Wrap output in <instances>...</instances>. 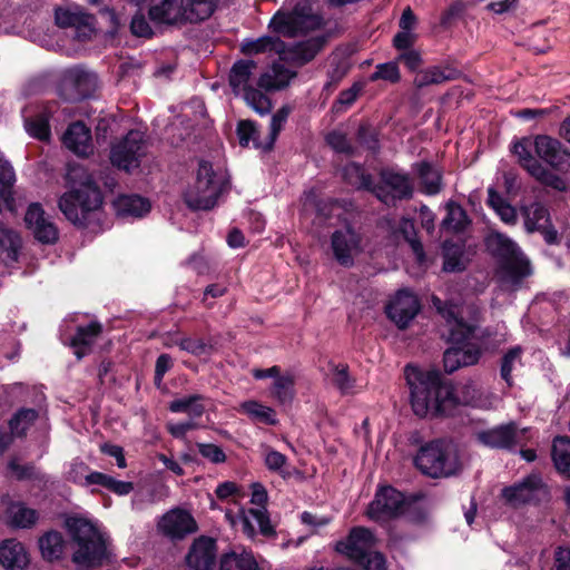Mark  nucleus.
Here are the masks:
<instances>
[{
  "label": "nucleus",
  "instance_id": "20e7f679",
  "mask_svg": "<svg viewBox=\"0 0 570 570\" xmlns=\"http://www.w3.org/2000/svg\"><path fill=\"white\" fill-rule=\"evenodd\" d=\"M66 529L76 544L72 562L86 569L97 568L108 559L107 544L102 533L88 519L70 517L65 521Z\"/></svg>",
  "mask_w": 570,
  "mask_h": 570
},
{
  "label": "nucleus",
  "instance_id": "49530a36",
  "mask_svg": "<svg viewBox=\"0 0 570 570\" xmlns=\"http://www.w3.org/2000/svg\"><path fill=\"white\" fill-rule=\"evenodd\" d=\"M443 271L461 272L463 271V246L454 243L452 239H445L442 244Z\"/></svg>",
  "mask_w": 570,
  "mask_h": 570
},
{
  "label": "nucleus",
  "instance_id": "3c124183",
  "mask_svg": "<svg viewBox=\"0 0 570 570\" xmlns=\"http://www.w3.org/2000/svg\"><path fill=\"white\" fill-rule=\"evenodd\" d=\"M0 248L7 252L8 258L17 262L21 248L19 235L10 228L0 224Z\"/></svg>",
  "mask_w": 570,
  "mask_h": 570
},
{
  "label": "nucleus",
  "instance_id": "4c0bfd02",
  "mask_svg": "<svg viewBox=\"0 0 570 570\" xmlns=\"http://www.w3.org/2000/svg\"><path fill=\"white\" fill-rule=\"evenodd\" d=\"M65 548L62 534L57 530H50L39 538L41 556L47 561H57L61 558Z\"/></svg>",
  "mask_w": 570,
  "mask_h": 570
},
{
  "label": "nucleus",
  "instance_id": "338daca9",
  "mask_svg": "<svg viewBox=\"0 0 570 570\" xmlns=\"http://www.w3.org/2000/svg\"><path fill=\"white\" fill-rule=\"evenodd\" d=\"M463 16V1L458 0L442 12L440 26L448 30Z\"/></svg>",
  "mask_w": 570,
  "mask_h": 570
},
{
  "label": "nucleus",
  "instance_id": "c756f323",
  "mask_svg": "<svg viewBox=\"0 0 570 570\" xmlns=\"http://www.w3.org/2000/svg\"><path fill=\"white\" fill-rule=\"evenodd\" d=\"M296 75V71H292L281 63H274L271 72H265L259 77L257 86L265 92L282 90Z\"/></svg>",
  "mask_w": 570,
  "mask_h": 570
},
{
  "label": "nucleus",
  "instance_id": "a878e982",
  "mask_svg": "<svg viewBox=\"0 0 570 570\" xmlns=\"http://www.w3.org/2000/svg\"><path fill=\"white\" fill-rule=\"evenodd\" d=\"M101 333L102 325L98 321H91L87 325L77 326L76 333L69 343L77 360H81L91 353L92 346Z\"/></svg>",
  "mask_w": 570,
  "mask_h": 570
},
{
  "label": "nucleus",
  "instance_id": "8fccbe9b",
  "mask_svg": "<svg viewBox=\"0 0 570 570\" xmlns=\"http://www.w3.org/2000/svg\"><path fill=\"white\" fill-rule=\"evenodd\" d=\"M176 345L197 357L210 355L215 351L212 341H205L204 338L183 337L176 342Z\"/></svg>",
  "mask_w": 570,
  "mask_h": 570
},
{
  "label": "nucleus",
  "instance_id": "5701e85b",
  "mask_svg": "<svg viewBox=\"0 0 570 570\" xmlns=\"http://www.w3.org/2000/svg\"><path fill=\"white\" fill-rule=\"evenodd\" d=\"M327 42V36L320 35L287 47L281 59L304 66L312 61Z\"/></svg>",
  "mask_w": 570,
  "mask_h": 570
},
{
  "label": "nucleus",
  "instance_id": "f704fd0d",
  "mask_svg": "<svg viewBox=\"0 0 570 570\" xmlns=\"http://www.w3.org/2000/svg\"><path fill=\"white\" fill-rule=\"evenodd\" d=\"M286 43L277 37L263 36L255 40H247L242 45V52L246 56L264 52L284 53Z\"/></svg>",
  "mask_w": 570,
  "mask_h": 570
},
{
  "label": "nucleus",
  "instance_id": "774afa93",
  "mask_svg": "<svg viewBox=\"0 0 570 570\" xmlns=\"http://www.w3.org/2000/svg\"><path fill=\"white\" fill-rule=\"evenodd\" d=\"M198 452L214 464L224 463L227 459L223 449L214 443H197Z\"/></svg>",
  "mask_w": 570,
  "mask_h": 570
},
{
  "label": "nucleus",
  "instance_id": "e2e57ef3",
  "mask_svg": "<svg viewBox=\"0 0 570 570\" xmlns=\"http://www.w3.org/2000/svg\"><path fill=\"white\" fill-rule=\"evenodd\" d=\"M521 347L517 346L508 351L504 354L501 363V377L508 383V385H512V370L515 363H520L521 360Z\"/></svg>",
  "mask_w": 570,
  "mask_h": 570
},
{
  "label": "nucleus",
  "instance_id": "603ef678",
  "mask_svg": "<svg viewBox=\"0 0 570 570\" xmlns=\"http://www.w3.org/2000/svg\"><path fill=\"white\" fill-rule=\"evenodd\" d=\"M533 169L534 170L530 175L541 184L551 187L558 191L567 190V181L562 177L558 176L557 174L546 168L541 163L537 167L534 166Z\"/></svg>",
  "mask_w": 570,
  "mask_h": 570
},
{
  "label": "nucleus",
  "instance_id": "2f4dec72",
  "mask_svg": "<svg viewBox=\"0 0 570 570\" xmlns=\"http://www.w3.org/2000/svg\"><path fill=\"white\" fill-rule=\"evenodd\" d=\"M520 213L528 233H534L543 228V226L551 220L549 209L540 202L521 206Z\"/></svg>",
  "mask_w": 570,
  "mask_h": 570
},
{
  "label": "nucleus",
  "instance_id": "bb28decb",
  "mask_svg": "<svg viewBox=\"0 0 570 570\" xmlns=\"http://www.w3.org/2000/svg\"><path fill=\"white\" fill-rule=\"evenodd\" d=\"M62 142L69 150L80 157H87L92 153L90 130L81 121L68 126L62 136Z\"/></svg>",
  "mask_w": 570,
  "mask_h": 570
},
{
  "label": "nucleus",
  "instance_id": "09e8293b",
  "mask_svg": "<svg viewBox=\"0 0 570 570\" xmlns=\"http://www.w3.org/2000/svg\"><path fill=\"white\" fill-rule=\"evenodd\" d=\"M292 109H277L272 116L269 125V134L266 137L265 153H271L274 149L275 142L278 138L279 132L284 128Z\"/></svg>",
  "mask_w": 570,
  "mask_h": 570
},
{
  "label": "nucleus",
  "instance_id": "a211bd4d",
  "mask_svg": "<svg viewBox=\"0 0 570 570\" xmlns=\"http://www.w3.org/2000/svg\"><path fill=\"white\" fill-rule=\"evenodd\" d=\"M26 227L42 245H53L59 240V229L50 220L40 203H31L24 214Z\"/></svg>",
  "mask_w": 570,
  "mask_h": 570
},
{
  "label": "nucleus",
  "instance_id": "79ce46f5",
  "mask_svg": "<svg viewBox=\"0 0 570 570\" xmlns=\"http://www.w3.org/2000/svg\"><path fill=\"white\" fill-rule=\"evenodd\" d=\"M219 570H261L250 552L236 553L234 551L220 557Z\"/></svg>",
  "mask_w": 570,
  "mask_h": 570
},
{
  "label": "nucleus",
  "instance_id": "4d7b16f0",
  "mask_svg": "<svg viewBox=\"0 0 570 570\" xmlns=\"http://www.w3.org/2000/svg\"><path fill=\"white\" fill-rule=\"evenodd\" d=\"M264 463L269 471L278 473L284 480L291 478V472L284 469L287 463V456L285 454L274 449H268Z\"/></svg>",
  "mask_w": 570,
  "mask_h": 570
},
{
  "label": "nucleus",
  "instance_id": "13d9d810",
  "mask_svg": "<svg viewBox=\"0 0 570 570\" xmlns=\"http://www.w3.org/2000/svg\"><path fill=\"white\" fill-rule=\"evenodd\" d=\"M129 31L136 38L151 39L155 31L144 13L137 11L130 20Z\"/></svg>",
  "mask_w": 570,
  "mask_h": 570
},
{
  "label": "nucleus",
  "instance_id": "e433bc0d",
  "mask_svg": "<svg viewBox=\"0 0 570 570\" xmlns=\"http://www.w3.org/2000/svg\"><path fill=\"white\" fill-rule=\"evenodd\" d=\"M204 400L202 394H190L169 402L168 410L171 413H186L190 419H199L206 411Z\"/></svg>",
  "mask_w": 570,
  "mask_h": 570
},
{
  "label": "nucleus",
  "instance_id": "864d4df0",
  "mask_svg": "<svg viewBox=\"0 0 570 570\" xmlns=\"http://www.w3.org/2000/svg\"><path fill=\"white\" fill-rule=\"evenodd\" d=\"M475 331V325L465 324V366L476 364L485 348V342L483 340H480V342L476 343L470 341Z\"/></svg>",
  "mask_w": 570,
  "mask_h": 570
},
{
  "label": "nucleus",
  "instance_id": "f8f14e48",
  "mask_svg": "<svg viewBox=\"0 0 570 570\" xmlns=\"http://www.w3.org/2000/svg\"><path fill=\"white\" fill-rule=\"evenodd\" d=\"M189 0H160L148 8V18L157 27L181 28L200 22Z\"/></svg>",
  "mask_w": 570,
  "mask_h": 570
},
{
  "label": "nucleus",
  "instance_id": "ea45409f",
  "mask_svg": "<svg viewBox=\"0 0 570 570\" xmlns=\"http://www.w3.org/2000/svg\"><path fill=\"white\" fill-rule=\"evenodd\" d=\"M87 483H95L117 495H127L134 490V483L130 481L116 480L109 474L92 471L86 476Z\"/></svg>",
  "mask_w": 570,
  "mask_h": 570
},
{
  "label": "nucleus",
  "instance_id": "1a4fd4ad",
  "mask_svg": "<svg viewBox=\"0 0 570 570\" xmlns=\"http://www.w3.org/2000/svg\"><path fill=\"white\" fill-rule=\"evenodd\" d=\"M423 497L422 493L405 497L392 485H380L367 507L366 514L373 521L392 520L410 510L412 504Z\"/></svg>",
  "mask_w": 570,
  "mask_h": 570
},
{
  "label": "nucleus",
  "instance_id": "aec40b11",
  "mask_svg": "<svg viewBox=\"0 0 570 570\" xmlns=\"http://www.w3.org/2000/svg\"><path fill=\"white\" fill-rule=\"evenodd\" d=\"M372 532L363 527H354L347 537L335 544V551L346 556L354 563H362L368 552Z\"/></svg>",
  "mask_w": 570,
  "mask_h": 570
},
{
  "label": "nucleus",
  "instance_id": "f3484780",
  "mask_svg": "<svg viewBox=\"0 0 570 570\" xmlns=\"http://www.w3.org/2000/svg\"><path fill=\"white\" fill-rule=\"evenodd\" d=\"M55 23L61 29L75 28L76 39L88 41L95 35L96 17L87 12L82 7L75 8L57 7L55 9Z\"/></svg>",
  "mask_w": 570,
  "mask_h": 570
},
{
  "label": "nucleus",
  "instance_id": "6e6d98bb",
  "mask_svg": "<svg viewBox=\"0 0 570 570\" xmlns=\"http://www.w3.org/2000/svg\"><path fill=\"white\" fill-rule=\"evenodd\" d=\"M326 144L337 154L354 156L356 148L351 144L347 136L338 130L330 131L325 137Z\"/></svg>",
  "mask_w": 570,
  "mask_h": 570
},
{
  "label": "nucleus",
  "instance_id": "393cba45",
  "mask_svg": "<svg viewBox=\"0 0 570 570\" xmlns=\"http://www.w3.org/2000/svg\"><path fill=\"white\" fill-rule=\"evenodd\" d=\"M0 564L6 570H26L30 556L26 546L17 539H6L0 543Z\"/></svg>",
  "mask_w": 570,
  "mask_h": 570
},
{
  "label": "nucleus",
  "instance_id": "4be33fe9",
  "mask_svg": "<svg viewBox=\"0 0 570 570\" xmlns=\"http://www.w3.org/2000/svg\"><path fill=\"white\" fill-rule=\"evenodd\" d=\"M216 540L202 535L194 540L186 556V564L193 570H210L216 561Z\"/></svg>",
  "mask_w": 570,
  "mask_h": 570
},
{
  "label": "nucleus",
  "instance_id": "423d86ee",
  "mask_svg": "<svg viewBox=\"0 0 570 570\" xmlns=\"http://www.w3.org/2000/svg\"><path fill=\"white\" fill-rule=\"evenodd\" d=\"M229 180L220 170H215L210 161L198 163L196 179L184 193L186 206L193 210H212L219 197L228 189Z\"/></svg>",
  "mask_w": 570,
  "mask_h": 570
},
{
  "label": "nucleus",
  "instance_id": "f03ea898",
  "mask_svg": "<svg viewBox=\"0 0 570 570\" xmlns=\"http://www.w3.org/2000/svg\"><path fill=\"white\" fill-rule=\"evenodd\" d=\"M69 176L70 189L60 196L58 207L75 227L87 228L102 207L104 194L94 175L85 168L73 169Z\"/></svg>",
  "mask_w": 570,
  "mask_h": 570
},
{
  "label": "nucleus",
  "instance_id": "5fc2aeb1",
  "mask_svg": "<svg viewBox=\"0 0 570 570\" xmlns=\"http://www.w3.org/2000/svg\"><path fill=\"white\" fill-rule=\"evenodd\" d=\"M98 13L107 19L108 29L106 31V36L109 39H117L122 28L125 27V23L121 20V17L119 13L115 10V8L109 6L100 7L98 10Z\"/></svg>",
  "mask_w": 570,
  "mask_h": 570
},
{
  "label": "nucleus",
  "instance_id": "a18cd8bd",
  "mask_svg": "<svg viewBox=\"0 0 570 570\" xmlns=\"http://www.w3.org/2000/svg\"><path fill=\"white\" fill-rule=\"evenodd\" d=\"M38 415V411L35 409H19L9 420V429L11 431V434L17 438L26 436L27 431L36 422Z\"/></svg>",
  "mask_w": 570,
  "mask_h": 570
},
{
  "label": "nucleus",
  "instance_id": "2eb2a0df",
  "mask_svg": "<svg viewBox=\"0 0 570 570\" xmlns=\"http://www.w3.org/2000/svg\"><path fill=\"white\" fill-rule=\"evenodd\" d=\"M380 183L375 184L373 195L385 205H394L397 200L413 196V185L409 175L391 168L380 170Z\"/></svg>",
  "mask_w": 570,
  "mask_h": 570
},
{
  "label": "nucleus",
  "instance_id": "052dcab7",
  "mask_svg": "<svg viewBox=\"0 0 570 570\" xmlns=\"http://www.w3.org/2000/svg\"><path fill=\"white\" fill-rule=\"evenodd\" d=\"M333 384L342 394H347L354 387L355 380L350 376L347 364H338L334 366Z\"/></svg>",
  "mask_w": 570,
  "mask_h": 570
},
{
  "label": "nucleus",
  "instance_id": "6ab92c4d",
  "mask_svg": "<svg viewBox=\"0 0 570 570\" xmlns=\"http://www.w3.org/2000/svg\"><path fill=\"white\" fill-rule=\"evenodd\" d=\"M361 236L350 224L344 229H336L331 236V247L336 262L344 266L354 265L353 252L360 248Z\"/></svg>",
  "mask_w": 570,
  "mask_h": 570
},
{
  "label": "nucleus",
  "instance_id": "f257e3e1",
  "mask_svg": "<svg viewBox=\"0 0 570 570\" xmlns=\"http://www.w3.org/2000/svg\"><path fill=\"white\" fill-rule=\"evenodd\" d=\"M413 413L422 419L453 416L461 405L453 380L438 366L423 368L407 364L404 370Z\"/></svg>",
  "mask_w": 570,
  "mask_h": 570
},
{
  "label": "nucleus",
  "instance_id": "37998d69",
  "mask_svg": "<svg viewBox=\"0 0 570 570\" xmlns=\"http://www.w3.org/2000/svg\"><path fill=\"white\" fill-rule=\"evenodd\" d=\"M459 75L460 70L453 67H432L416 76L415 85L420 88L429 85H436L446 80L455 79Z\"/></svg>",
  "mask_w": 570,
  "mask_h": 570
},
{
  "label": "nucleus",
  "instance_id": "c03bdc74",
  "mask_svg": "<svg viewBox=\"0 0 570 570\" xmlns=\"http://www.w3.org/2000/svg\"><path fill=\"white\" fill-rule=\"evenodd\" d=\"M551 456L556 469L570 478V439L568 436H557L553 440Z\"/></svg>",
  "mask_w": 570,
  "mask_h": 570
},
{
  "label": "nucleus",
  "instance_id": "39448f33",
  "mask_svg": "<svg viewBox=\"0 0 570 570\" xmlns=\"http://www.w3.org/2000/svg\"><path fill=\"white\" fill-rule=\"evenodd\" d=\"M413 464L423 475L441 479L456 474L462 462L458 445L450 439L440 438L422 444Z\"/></svg>",
  "mask_w": 570,
  "mask_h": 570
},
{
  "label": "nucleus",
  "instance_id": "7c9ffc66",
  "mask_svg": "<svg viewBox=\"0 0 570 570\" xmlns=\"http://www.w3.org/2000/svg\"><path fill=\"white\" fill-rule=\"evenodd\" d=\"M343 181L356 190H365L373 194L374 178L370 173H366L363 165L350 161L342 168Z\"/></svg>",
  "mask_w": 570,
  "mask_h": 570
},
{
  "label": "nucleus",
  "instance_id": "bf43d9fd",
  "mask_svg": "<svg viewBox=\"0 0 570 570\" xmlns=\"http://www.w3.org/2000/svg\"><path fill=\"white\" fill-rule=\"evenodd\" d=\"M530 141L528 139H522L514 144L513 153L518 156L520 165L531 174L540 161H538L531 154Z\"/></svg>",
  "mask_w": 570,
  "mask_h": 570
},
{
  "label": "nucleus",
  "instance_id": "473e14b6",
  "mask_svg": "<svg viewBox=\"0 0 570 570\" xmlns=\"http://www.w3.org/2000/svg\"><path fill=\"white\" fill-rule=\"evenodd\" d=\"M42 110V112L35 116L23 115V127L32 138L40 141H48L51 137L50 118L52 114L50 109Z\"/></svg>",
  "mask_w": 570,
  "mask_h": 570
},
{
  "label": "nucleus",
  "instance_id": "69168bd1",
  "mask_svg": "<svg viewBox=\"0 0 570 570\" xmlns=\"http://www.w3.org/2000/svg\"><path fill=\"white\" fill-rule=\"evenodd\" d=\"M401 75L396 62H385L376 66V70L372 73L371 79H383L392 83L400 80Z\"/></svg>",
  "mask_w": 570,
  "mask_h": 570
},
{
  "label": "nucleus",
  "instance_id": "7ed1b4c3",
  "mask_svg": "<svg viewBox=\"0 0 570 570\" xmlns=\"http://www.w3.org/2000/svg\"><path fill=\"white\" fill-rule=\"evenodd\" d=\"M489 253L498 259L495 277L503 291L515 292L532 274L529 258L507 235L491 232L484 238Z\"/></svg>",
  "mask_w": 570,
  "mask_h": 570
},
{
  "label": "nucleus",
  "instance_id": "0eeeda50",
  "mask_svg": "<svg viewBox=\"0 0 570 570\" xmlns=\"http://www.w3.org/2000/svg\"><path fill=\"white\" fill-rule=\"evenodd\" d=\"M433 307L450 326L446 341L453 345L443 353V372L451 375L463 366V315L462 305L453 299L431 298Z\"/></svg>",
  "mask_w": 570,
  "mask_h": 570
},
{
  "label": "nucleus",
  "instance_id": "de8ad7c7",
  "mask_svg": "<svg viewBox=\"0 0 570 570\" xmlns=\"http://www.w3.org/2000/svg\"><path fill=\"white\" fill-rule=\"evenodd\" d=\"M441 233L460 234L463 232V207L453 200L446 204V215L440 224Z\"/></svg>",
  "mask_w": 570,
  "mask_h": 570
},
{
  "label": "nucleus",
  "instance_id": "dca6fc26",
  "mask_svg": "<svg viewBox=\"0 0 570 570\" xmlns=\"http://www.w3.org/2000/svg\"><path fill=\"white\" fill-rule=\"evenodd\" d=\"M421 307V302L416 294L409 288H401L387 302L384 312L386 317L400 331H405L420 313Z\"/></svg>",
  "mask_w": 570,
  "mask_h": 570
},
{
  "label": "nucleus",
  "instance_id": "c9c22d12",
  "mask_svg": "<svg viewBox=\"0 0 570 570\" xmlns=\"http://www.w3.org/2000/svg\"><path fill=\"white\" fill-rule=\"evenodd\" d=\"M414 166L420 180V190L426 195L438 194L441 189V174L426 160Z\"/></svg>",
  "mask_w": 570,
  "mask_h": 570
},
{
  "label": "nucleus",
  "instance_id": "4468645a",
  "mask_svg": "<svg viewBox=\"0 0 570 570\" xmlns=\"http://www.w3.org/2000/svg\"><path fill=\"white\" fill-rule=\"evenodd\" d=\"M256 68L253 60H237L228 76L229 86L235 95H242L249 107H263L266 102L267 107H272L269 98L258 88H254L248 83L252 70Z\"/></svg>",
  "mask_w": 570,
  "mask_h": 570
},
{
  "label": "nucleus",
  "instance_id": "412c9836",
  "mask_svg": "<svg viewBox=\"0 0 570 570\" xmlns=\"http://www.w3.org/2000/svg\"><path fill=\"white\" fill-rule=\"evenodd\" d=\"M534 149L539 158L557 170L570 169V151L563 148L562 144L549 136H537Z\"/></svg>",
  "mask_w": 570,
  "mask_h": 570
},
{
  "label": "nucleus",
  "instance_id": "72a5a7b5",
  "mask_svg": "<svg viewBox=\"0 0 570 570\" xmlns=\"http://www.w3.org/2000/svg\"><path fill=\"white\" fill-rule=\"evenodd\" d=\"M238 412L247 415L255 423L275 426L278 424L276 411L256 400H247L239 404Z\"/></svg>",
  "mask_w": 570,
  "mask_h": 570
},
{
  "label": "nucleus",
  "instance_id": "c85d7f7f",
  "mask_svg": "<svg viewBox=\"0 0 570 570\" xmlns=\"http://www.w3.org/2000/svg\"><path fill=\"white\" fill-rule=\"evenodd\" d=\"M114 207L120 217H142L151 209L148 198L140 195H120L114 202Z\"/></svg>",
  "mask_w": 570,
  "mask_h": 570
},
{
  "label": "nucleus",
  "instance_id": "9d476101",
  "mask_svg": "<svg viewBox=\"0 0 570 570\" xmlns=\"http://www.w3.org/2000/svg\"><path fill=\"white\" fill-rule=\"evenodd\" d=\"M147 155V140L142 131L129 130L122 138L110 145L109 160L118 170L131 174L139 168Z\"/></svg>",
  "mask_w": 570,
  "mask_h": 570
},
{
  "label": "nucleus",
  "instance_id": "cd10ccee",
  "mask_svg": "<svg viewBox=\"0 0 570 570\" xmlns=\"http://www.w3.org/2000/svg\"><path fill=\"white\" fill-rule=\"evenodd\" d=\"M478 440L495 449H512L518 444V426L514 422L478 433Z\"/></svg>",
  "mask_w": 570,
  "mask_h": 570
},
{
  "label": "nucleus",
  "instance_id": "9b49d317",
  "mask_svg": "<svg viewBox=\"0 0 570 570\" xmlns=\"http://www.w3.org/2000/svg\"><path fill=\"white\" fill-rule=\"evenodd\" d=\"M97 89V73L77 66L63 72L56 92L65 102L76 104L94 98Z\"/></svg>",
  "mask_w": 570,
  "mask_h": 570
},
{
  "label": "nucleus",
  "instance_id": "b1692460",
  "mask_svg": "<svg viewBox=\"0 0 570 570\" xmlns=\"http://www.w3.org/2000/svg\"><path fill=\"white\" fill-rule=\"evenodd\" d=\"M159 528L171 539H183L198 529L194 517L184 510H173L166 513L159 522Z\"/></svg>",
  "mask_w": 570,
  "mask_h": 570
},
{
  "label": "nucleus",
  "instance_id": "58836bf2",
  "mask_svg": "<svg viewBox=\"0 0 570 570\" xmlns=\"http://www.w3.org/2000/svg\"><path fill=\"white\" fill-rule=\"evenodd\" d=\"M236 134L240 147L247 148L252 142L255 149L265 153L264 145L266 144V138L264 140L261 139V132L256 121L250 119L239 120L237 122Z\"/></svg>",
  "mask_w": 570,
  "mask_h": 570
},
{
  "label": "nucleus",
  "instance_id": "ddd939ff",
  "mask_svg": "<svg viewBox=\"0 0 570 570\" xmlns=\"http://www.w3.org/2000/svg\"><path fill=\"white\" fill-rule=\"evenodd\" d=\"M504 502L512 508H520L527 504H540L550 499V490L542 476L532 473L519 482L505 487L501 491Z\"/></svg>",
  "mask_w": 570,
  "mask_h": 570
},
{
  "label": "nucleus",
  "instance_id": "0e129e2a",
  "mask_svg": "<svg viewBox=\"0 0 570 570\" xmlns=\"http://www.w3.org/2000/svg\"><path fill=\"white\" fill-rule=\"evenodd\" d=\"M38 521V512L35 509L20 507L12 515V524L16 528L28 529Z\"/></svg>",
  "mask_w": 570,
  "mask_h": 570
},
{
  "label": "nucleus",
  "instance_id": "6e6552de",
  "mask_svg": "<svg viewBox=\"0 0 570 570\" xmlns=\"http://www.w3.org/2000/svg\"><path fill=\"white\" fill-rule=\"evenodd\" d=\"M323 23V17L314 12L312 2L301 0L289 12L278 10L271 19L269 28L276 33L295 37L317 30Z\"/></svg>",
  "mask_w": 570,
  "mask_h": 570
},
{
  "label": "nucleus",
  "instance_id": "680f3d73",
  "mask_svg": "<svg viewBox=\"0 0 570 570\" xmlns=\"http://www.w3.org/2000/svg\"><path fill=\"white\" fill-rule=\"evenodd\" d=\"M357 141L370 151L376 153L380 149L377 132L370 125H360L357 129Z\"/></svg>",
  "mask_w": 570,
  "mask_h": 570
},
{
  "label": "nucleus",
  "instance_id": "a19ab883",
  "mask_svg": "<svg viewBox=\"0 0 570 570\" xmlns=\"http://www.w3.org/2000/svg\"><path fill=\"white\" fill-rule=\"evenodd\" d=\"M271 396L281 405L291 404L295 397V376L287 372L274 380Z\"/></svg>",
  "mask_w": 570,
  "mask_h": 570
}]
</instances>
